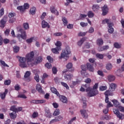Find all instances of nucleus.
Here are the masks:
<instances>
[{
  "label": "nucleus",
  "mask_w": 124,
  "mask_h": 124,
  "mask_svg": "<svg viewBox=\"0 0 124 124\" xmlns=\"http://www.w3.org/2000/svg\"><path fill=\"white\" fill-rule=\"evenodd\" d=\"M80 82L81 81L77 79L76 81H72V85L73 86H76V85H78V84H79Z\"/></svg>",
  "instance_id": "4d7b16f0"
},
{
  "label": "nucleus",
  "mask_w": 124,
  "mask_h": 124,
  "mask_svg": "<svg viewBox=\"0 0 124 124\" xmlns=\"http://www.w3.org/2000/svg\"><path fill=\"white\" fill-rule=\"evenodd\" d=\"M61 84L62 86H63V87L66 88V90H69V87H68V85L67 84L65 83V82H62Z\"/></svg>",
  "instance_id": "4c0bfd02"
},
{
  "label": "nucleus",
  "mask_w": 124,
  "mask_h": 124,
  "mask_svg": "<svg viewBox=\"0 0 124 124\" xmlns=\"http://www.w3.org/2000/svg\"><path fill=\"white\" fill-rule=\"evenodd\" d=\"M118 109L121 112L124 113V107L120 106L119 107Z\"/></svg>",
  "instance_id": "774afa93"
},
{
  "label": "nucleus",
  "mask_w": 124,
  "mask_h": 124,
  "mask_svg": "<svg viewBox=\"0 0 124 124\" xmlns=\"http://www.w3.org/2000/svg\"><path fill=\"white\" fill-rule=\"evenodd\" d=\"M109 91L114 92V91L116 90V88H117V84H116V83H111L109 85Z\"/></svg>",
  "instance_id": "f3484780"
},
{
  "label": "nucleus",
  "mask_w": 124,
  "mask_h": 124,
  "mask_svg": "<svg viewBox=\"0 0 124 124\" xmlns=\"http://www.w3.org/2000/svg\"><path fill=\"white\" fill-rule=\"evenodd\" d=\"M113 111L117 118H119V120H124V114L120 112L118 109L114 108L113 109Z\"/></svg>",
  "instance_id": "423d86ee"
},
{
  "label": "nucleus",
  "mask_w": 124,
  "mask_h": 124,
  "mask_svg": "<svg viewBox=\"0 0 124 124\" xmlns=\"http://www.w3.org/2000/svg\"><path fill=\"white\" fill-rule=\"evenodd\" d=\"M81 68L82 70H83L84 72L87 70V66L85 65H82L81 66Z\"/></svg>",
  "instance_id": "338daca9"
},
{
  "label": "nucleus",
  "mask_w": 124,
  "mask_h": 124,
  "mask_svg": "<svg viewBox=\"0 0 124 124\" xmlns=\"http://www.w3.org/2000/svg\"><path fill=\"white\" fill-rule=\"evenodd\" d=\"M34 79L38 83L39 82V76L37 74H36L34 76Z\"/></svg>",
  "instance_id": "864d4df0"
},
{
  "label": "nucleus",
  "mask_w": 124,
  "mask_h": 124,
  "mask_svg": "<svg viewBox=\"0 0 124 124\" xmlns=\"http://www.w3.org/2000/svg\"><path fill=\"white\" fill-rule=\"evenodd\" d=\"M30 12L32 15H34V14H35L36 13V8L33 7L30 9Z\"/></svg>",
  "instance_id": "a878e982"
},
{
  "label": "nucleus",
  "mask_w": 124,
  "mask_h": 124,
  "mask_svg": "<svg viewBox=\"0 0 124 124\" xmlns=\"http://www.w3.org/2000/svg\"><path fill=\"white\" fill-rule=\"evenodd\" d=\"M113 91H111L110 89L108 90H107L105 93V96H109V95H113Z\"/></svg>",
  "instance_id": "5701e85b"
},
{
  "label": "nucleus",
  "mask_w": 124,
  "mask_h": 124,
  "mask_svg": "<svg viewBox=\"0 0 124 124\" xmlns=\"http://www.w3.org/2000/svg\"><path fill=\"white\" fill-rule=\"evenodd\" d=\"M46 101L45 100H32L30 101L31 103H33V104H38L39 103H45Z\"/></svg>",
  "instance_id": "1a4fd4ad"
},
{
  "label": "nucleus",
  "mask_w": 124,
  "mask_h": 124,
  "mask_svg": "<svg viewBox=\"0 0 124 124\" xmlns=\"http://www.w3.org/2000/svg\"><path fill=\"white\" fill-rule=\"evenodd\" d=\"M16 21V19L15 18H10V19L9 20V22L11 24H12L13 23H14Z\"/></svg>",
  "instance_id": "0e129e2a"
},
{
  "label": "nucleus",
  "mask_w": 124,
  "mask_h": 124,
  "mask_svg": "<svg viewBox=\"0 0 124 124\" xmlns=\"http://www.w3.org/2000/svg\"><path fill=\"white\" fill-rule=\"evenodd\" d=\"M87 16L89 18H93L94 16V14L92 11H90L87 13Z\"/></svg>",
  "instance_id": "c756f323"
},
{
  "label": "nucleus",
  "mask_w": 124,
  "mask_h": 124,
  "mask_svg": "<svg viewBox=\"0 0 124 124\" xmlns=\"http://www.w3.org/2000/svg\"><path fill=\"white\" fill-rule=\"evenodd\" d=\"M113 67V66L112 65V64L111 63H108L106 65V69L107 70H110V69Z\"/></svg>",
  "instance_id": "e433bc0d"
},
{
  "label": "nucleus",
  "mask_w": 124,
  "mask_h": 124,
  "mask_svg": "<svg viewBox=\"0 0 124 124\" xmlns=\"http://www.w3.org/2000/svg\"><path fill=\"white\" fill-rule=\"evenodd\" d=\"M31 76V72L27 71L24 75L25 78H29Z\"/></svg>",
  "instance_id": "49530a36"
},
{
  "label": "nucleus",
  "mask_w": 124,
  "mask_h": 124,
  "mask_svg": "<svg viewBox=\"0 0 124 124\" xmlns=\"http://www.w3.org/2000/svg\"><path fill=\"white\" fill-rule=\"evenodd\" d=\"M115 79H116V78L112 75H109L108 76V82H113V81H115Z\"/></svg>",
  "instance_id": "aec40b11"
},
{
  "label": "nucleus",
  "mask_w": 124,
  "mask_h": 124,
  "mask_svg": "<svg viewBox=\"0 0 124 124\" xmlns=\"http://www.w3.org/2000/svg\"><path fill=\"white\" fill-rule=\"evenodd\" d=\"M3 42L4 44H8L10 42V40L8 39H4L3 40Z\"/></svg>",
  "instance_id": "13d9d810"
},
{
  "label": "nucleus",
  "mask_w": 124,
  "mask_h": 124,
  "mask_svg": "<svg viewBox=\"0 0 124 124\" xmlns=\"http://www.w3.org/2000/svg\"><path fill=\"white\" fill-rule=\"evenodd\" d=\"M36 90H37V91H38V93H44L42 90V88H41V85H40L39 84H37L36 86Z\"/></svg>",
  "instance_id": "a211bd4d"
},
{
  "label": "nucleus",
  "mask_w": 124,
  "mask_h": 124,
  "mask_svg": "<svg viewBox=\"0 0 124 124\" xmlns=\"http://www.w3.org/2000/svg\"><path fill=\"white\" fill-rule=\"evenodd\" d=\"M46 60L48 61L49 62L52 63L54 62L53 58L50 56H47L46 57Z\"/></svg>",
  "instance_id": "a19ab883"
},
{
  "label": "nucleus",
  "mask_w": 124,
  "mask_h": 124,
  "mask_svg": "<svg viewBox=\"0 0 124 124\" xmlns=\"http://www.w3.org/2000/svg\"><path fill=\"white\" fill-rule=\"evenodd\" d=\"M92 9L93 11L95 12L96 11H97L99 9V6L97 4L93 5L92 6Z\"/></svg>",
  "instance_id": "b1692460"
},
{
  "label": "nucleus",
  "mask_w": 124,
  "mask_h": 124,
  "mask_svg": "<svg viewBox=\"0 0 124 124\" xmlns=\"http://www.w3.org/2000/svg\"><path fill=\"white\" fill-rule=\"evenodd\" d=\"M45 115L47 118H52V113L50 112V109L48 108H45Z\"/></svg>",
  "instance_id": "6e6552de"
},
{
  "label": "nucleus",
  "mask_w": 124,
  "mask_h": 124,
  "mask_svg": "<svg viewBox=\"0 0 124 124\" xmlns=\"http://www.w3.org/2000/svg\"><path fill=\"white\" fill-rule=\"evenodd\" d=\"M50 90L53 93L56 94L57 96H61V94H60V93L58 92V91L57 90V89L55 88V87H51L50 88Z\"/></svg>",
  "instance_id": "ddd939ff"
},
{
  "label": "nucleus",
  "mask_w": 124,
  "mask_h": 124,
  "mask_svg": "<svg viewBox=\"0 0 124 124\" xmlns=\"http://www.w3.org/2000/svg\"><path fill=\"white\" fill-rule=\"evenodd\" d=\"M34 52H33V51H31L30 53L26 54L25 57L18 56L17 58L19 62V66L25 68V67H27V64L29 66H33L34 64H38V63H40V62L43 61V58L41 56H39L36 59L34 62H33V61H34Z\"/></svg>",
  "instance_id": "f257e3e1"
},
{
  "label": "nucleus",
  "mask_w": 124,
  "mask_h": 124,
  "mask_svg": "<svg viewBox=\"0 0 124 124\" xmlns=\"http://www.w3.org/2000/svg\"><path fill=\"white\" fill-rule=\"evenodd\" d=\"M102 24H107L108 27V31L109 33H113L114 32V28H113V26H114V24L111 22L110 19L106 18L104 20L102 21Z\"/></svg>",
  "instance_id": "7ed1b4c3"
},
{
  "label": "nucleus",
  "mask_w": 124,
  "mask_h": 124,
  "mask_svg": "<svg viewBox=\"0 0 124 124\" xmlns=\"http://www.w3.org/2000/svg\"><path fill=\"white\" fill-rule=\"evenodd\" d=\"M58 115H60V109H56L53 113V116H58Z\"/></svg>",
  "instance_id": "79ce46f5"
},
{
  "label": "nucleus",
  "mask_w": 124,
  "mask_h": 124,
  "mask_svg": "<svg viewBox=\"0 0 124 124\" xmlns=\"http://www.w3.org/2000/svg\"><path fill=\"white\" fill-rule=\"evenodd\" d=\"M42 27L43 29H45V28H47V29H50V25L45 20H43L42 21Z\"/></svg>",
  "instance_id": "9d476101"
},
{
  "label": "nucleus",
  "mask_w": 124,
  "mask_h": 124,
  "mask_svg": "<svg viewBox=\"0 0 124 124\" xmlns=\"http://www.w3.org/2000/svg\"><path fill=\"white\" fill-rule=\"evenodd\" d=\"M55 119H56V121L57 122H60V121H62V117L61 116H58L57 117H56Z\"/></svg>",
  "instance_id": "e2e57ef3"
},
{
  "label": "nucleus",
  "mask_w": 124,
  "mask_h": 124,
  "mask_svg": "<svg viewBox=\"0 0 124 124\" xmlns=\"http://www.w3.org/2000/svg\"><path fill=\"white\" fill-rule=\"evenodd\" d=\"M114 46L115 47V48H116L117 49H120V48H121L120 45L118 43H115L114 44Z\"/></svg>",
  "instance_id": "8fccbe9b"
},
{
  "label": "nucleus",
  "mask_w": 124,
  "mask_h": 124,
  "mask_svg": "<svg viewBox=\"0 0 124 124\" xmlns=\"http://www.w3.org/2000/svg\"><path fill=\"white\" fill-rule=\"evenodd\" d=\"M18 97H19L20 98H27V96H26V95H25V94H19L18 95Z\"/></svg>",
  "instance_id": "69168bd1"
},
{
  "label": "nucleus",
  "mask_w": 124,
  "mask_h": 124,
  "mask_svg": "<svg viewBox=\"0 0 124 124\" xmlns=\"http://www.w3.org/2000/svg\"><path fill=\"white\" fill-rule=\"evenodd\" d=\"M97 74L101 77H104V74H103V72L102 71L99 70L97 71Z\"/></svg>",
  "instance_id": "603ef678"
},
{
  "label": "nucleus",
  "mask_w": 124,
  "mask_h": 124,
  "mask_svg": "<svg viewBox=\"0 0 124 124\" xmlns=\"http://www.w3.org/2000/svg\"><path fill=\"white\" fill-rule=\"evenodd\" d=\"M0 63H1V65L3 66H6L7 67H8V65L5 63V62L3 61L0 60Z\"/></svg>",
  "instance_id": "de8ad7c7"
},
{
  "label": "nucleus",
  "mask_w": 124,
  "mask_h": 124,
  "mask_svg": "<svg viewBox=\"0 0 124 124\" xmlns=\"http://www.w3.org/2000/svg\"><path fill=\"white\" fill-rule=\"evenodd\" d=\"M112 102H113L115 107H117L118 108H119V107L120 106V103H119V102H118V101H117V100H115V99L112 100Z\"/></svg>",
  "instance_id": "cd10ccee"
},
{
  "label": "nucleus",
  "mask_w": 124,
  "mask_h": 124,
  "mask_svg": "<svg viewBox=\"0 0 124 124\" xmlns=\"http://www.w3.org/2000/svg\"><path fill=\"white\" fill-rule=\"evenodd\" d=\"M32 40H33V37H31L30 39L26 40L27 43H31L32 42Z\"/></svg>",
  "instance_id": "680f3d73"
},
{
  "label": "nucleus",
  "mask_w": 124,
  "mask_h": 124,
  "mask_svg": "<svg viewBox=\"0 0 124 124\" xmlns=\"http://www.w3.org/2000/svg\"><path fill=\"white\" fill-rule=\"evenodd\" d=\"M60 99L62 102L63 103H67L68 102V100H67V98L63 95H60L59 96Z\"/></svg>",
  "instance_id": "f8f14e48"
},
{
  "label": "nucleus",
  "mask_w": 124,
  "mask_h": 124,
  "mask_svg": "<svg viewBox=\"0 0 124 124\" xmlns=\"http://www.w3.org/2000/svg\"><path fill=\"white\" fill-rule=\"evenodd\" d=\"M16 16V14L15 13H10L8 15V17L10 18H13V17Z\"/></svg>",
  "instance_id": "a18cd8bd"
},
{
  "label": "nucleus",
  "mask_w": 124,
  "mask_h": 124,
  "mask_svg": "<svg viewBox=\"0 0 124 124\" xmlns=\"http://www.w3.org/2000/svg\"><path fill=\"white\" fill-rule=\"evenodd\" d=\"M23 8H24V10H26V9H29V8H30V4L28 3H24Z\"/></svg>",
  "instance_id": "37998d69"
},
{
  "label": "nucleus",
  "mask_w": 124,
  "mask_h": 124,
  "mask_svg": "<svg viewBox=\"0 0 124 124\" xmlns=\"http://www.w3.org/2000/svg\"><path fill=\"white\" fill-rule=\"evenodd\" d=\"M14 4L15 6H17L20 4V0H14Z\"/></svg>",
  "instance_id": "c03bdc74"
},
{
  "label": "nucleus",
  "mask_w": 124,
  "mask_h": 124,
  "mask_svg": "<svg viewBox=\"0 0 124 124\" xmlns=\"http://www.w3.org/2000/svg\"><path fill=\"white\" fill-rule=\"evenodd\" d=\"M17 31L18 32H20L21 34H18L17 35V37H21L22 38V39H27V34H26V31L24 30L23 29H18L17 28Z\"/></svg>",
  "instance_id": "39448f33"
},
{
  "label": "nucleus",
  "mask_w": 124,
  "mask_h": 124,
  "mask_svg": "<svg viewBox=\"0 0 124 124\" xmlns=\"http://www.w3.org/2000/svg\"><path fill=\"white\" fill-rule=\"evenodd\" d=\"M45 66H46V67L48 68V69H50V68H52V65L51 64V63H48V62H47L45 64Z\"/></svg>",
  "instance_id": "09e8293b"
},
{
  "label": "nucleus",
  "mask_w": 124,
  "mask_h": 124,
  "mask_svg": "<svg viewBox=\"0 0 124 124\" xmlns=\"http://www.w3.org/2000/svg\"><path fill=\"white\" fill-rule=\"evenodd\" d=\"M9 116H10L11 119H13L14 120H15V119H16L17 117L16 115H15L13 113H9Z\"/></svg>",
  "instance_id": "3c124183"
},
{
  "label": "nucleus",
  "mask_w": 124,
  "mask_h": 124,
  "mask_svg": "<svg viewBox=\"0 0 124 124\" xmlns=\"http://www.w3.org/2000/svg\"><path fill=\"white\" fill-rule=\"evenodd\" d=\"M72 77H73V75H72L71 74L65 73V75L64 76L65 80H71V78H72Z\"/></svg>",
  "instance_id": "dca6fc26"
},
{
  "label": "nucleus",
  "mask_w": 124,
  "mask_h": 124,
  "mask_svg": "<svg viewBox=\"0 0 124 124\" xmlns=\"http://www.w3.org/2000/svg\"><path fill=\"white\" fill-rule=\"evenodd\" d=\"M55 46L58 50H62V42L61 41H57L56 43H55Z\"/></svg>",
  "instance_id": "4be33fe9"
},
{
  "label": "nucleus",
  "mask_w": 124,
  "mask_h": 124,
  "mask_svg": "<svg viewBox=\"0 0 124 124\" xmlns=\"http://www.w3.org/2000/svg\"><path fill=\"white\" fill-rule=\"evenodd\" d=\"M50 10L51 13H53L54 14H55L57 16H58L59 15V12L55 8V6H52L50 7Z\"/></svg>",
  "instance_id": "9b49d317"
},
{
  "label": "nucleus",
  "mask_w": 124,
  "mask_h": 124,
  "mask_svg": "<svg viewBox=\"0 0 124 124\" xmlns=\"http://www.w3.org/2000/svg\"><path fill=\"white\" fill-rule=\"evenodd\" d=\"M80 113L82 115V117H84L85 118H88V113H87V111L85 109L80 110Z\"/></svg>",
  "instance_id": "412c9836"
},
{
  "label": "nucleus",
  "mask_w": 124,
  "mask_h": 124,
  "mask_svg": "<svg viewBox=\"0 0 124 124\" xmlns=\"http://www.w3.org/2000/svg\"><path fill=\"white\" fill-rule=\"evenodd\" d=\"M60 50L61 49H59L58 48H57V47H56L52 48L51 51L52 53H53V54H56L58 55L60 54V53L59 52V51H60Z\"/></svg>",
  "instance_id": "bb28decb"
},
{
  "label": "nucleus",
  "mask_w": 124,
  "mask_h": 124,
  "mask_svg": "<svg viewBox=\"0 0 124 124\" xmlns=\"http://www.w3.org/2000/svg\"><path fill=\"white\" fill-rule=\"evenodd\" d=\"M102 11V15L103 16H105L107 15V13H108V11H109V9L107 5H105L104 6L101 7Z\"/></svg>",
  "instance_id": "0eeeda50"
},
{
  "label": "nucleus",
  "mask_w": 124,
  "mask_h": 124,
  "mask_svg": "<svg viewBox=\"0 0 124 124\" xmlns=\"http://www.w3.org/2000/svg\"><path fill=\"white\" fill-rule=\"evenodd\" d=\"M89 87V85H88L87 84H85V85H83L81 87L80 91V92H85L86 91V89H85L84 88L88 89V87Z\"/></svg>",
  "instance_id": "c85d7f7f"
},
{
  "label": "nucleus",
  "mask_w": 124,
  "mask_h": 124,
  "mask_svg": "<svg viewBox=\"0 0 124 124\" xmlns=\"http://www.w3.org/2000/svg\"><path fill=\"white\" fill-rule=\"evenodd\" d=\"M5 24H6V21H4L3 19H1L0 22V27L3 29L5 27Z\"/></svg>",
  "instance_id": "393cba45"
},
{
  "label": "nucleus",
  "mask_w": 124,
  "mask_h": 124,
  "mask_svg": "<svg viewBox=\"0 0 124 124\" xmlns=\"http://www.w3.org/2000/svg\"><path fill=\"white\" fill-rule=\"evenodd\" d=\"M57 72H58V70L57 69V68L55 67H53L52 68V73L53 74H57Z\"/></svg>",
  "instance_id": "bf43d9fd"
},
{
  "label": "nucleus",
  "mask_w": 124,
  "mask_h": 124,
  "mask_svg": "<svg viewBox=\"0 0 124 124\" xmlns=\"http://www.w3.org/2000/svg\"><path fill=\"white\" fill-rule=\"evenodd\" d=\"M87 68L91 72H93L94 71V68H93V66L90 63H87Z\"/></svg>",
  "instance_id": "4468645a"
},
{
  "label": "nucleus",
  "mask_w": 124,
  "mask_h": 124,
  "mask_svg": "<svg viewBox=\"0 0 124 124\" xmlns=\"http://www.w3.org/2000/svg\"><path fill=\"white\" fill-rule=\"evenodd\" d=\"M20 50V47L18 46H14L13 47V50L14 53H18Z\"/></svg>",
  "instance_id": "7c9ffc66"
},
{
  "label": "nucleus",
  "mask_w": 124,
  "mask_h": 124,
  "mask_svg": "<svg viewBox=\"0 0 124 124\" xmlns=\"http://www.w3.org/2000/svg\"><path fill=\"white\" fill-rule=\"evenodd\" d=\"M80 25L82 27V28H84V27H87V26H88V23L82 22L80 23Z\"/></svg>",
  "instance_id": "052dcab7"
},
{
  "label": "nucleus",
  "mask_w": 124,
  "mask_h": 124,
  "mask_svg": "<svg viewBox=\"0 0 124 124\" xmlns=\"http://www.w3.org/2000/svg\"><path fill=\"white\" fill-rule=\"evenodd\" d=\"M17 10H19L20 12H24L25 11V9L23 6H18L17 7Z\"/></svg>",
  "instance_id": "72a5a7b5"
},
{
  "label": "nucleus",
  "mask_w": 124,
  "mask_h": 124,
  "mask_svg": "<svg viewBox=\"0 0 124 124\" xmlns=\"http://www.w3.org/2000/svg\"><path fill=\"white\" fill-rule=\"evenodd\" d=\"M87 92H89L88 93V95L89 97H92L93 96H95L97 94H98V90H95L93 89L90 87V85H88V87L86 89Z\"/></svg>",
  "instance_id": "20e7f679"
},
{
  "label": "nucleus",
  "mask_w": 124,
  "mask_h": 124,
  "mask_svg": "<svg viewBox=\"0 0 124 124\" xmlns=\"http://www.w3.org/2000/svg\"><path fill=\"white\" fill-rule=\"evenodd\" d=\"M23 28L24 30H29L30 29V25L28 23H24L23 24Z\"/></svg>",
  "instance_id": "f704fd0d"
},
{
  "label": "nucleus",
  "mask_w": 124,
  "mask_h": 124,
  "mask_svg": "<svg viewBox=\"0 0 124 124\" xmlns=\"http://www.w3.org/2000/svg\"><path fill=\"white\" fill-rule=\"evenodd\" d=\"M96 58H98V59H100V60H102L103 58H104V56H103V54H101L100 53H97L96 54Z\"/></svg>",
  "instance_id": "c9c22d12"
},
{
  "label": "nucleus",
  "mask_w": 124,
  "mask_h": 124,
  "mask_svg": "<svg viewBox=\"0 0 124 124\" xmlns=\"http://www.w3.org/2000/svg\"><path fill=\"white\" fill-rule=\"evenodd\" d=\"M4 14V9L2 8L0 10V17H1Z\"/></svg>",
  "instance_id": "5fc2aeb1"
},
{
  "label": "nucleus",
  "mask_w": 124,
  "mask_h": 124,
  "mask_svg": "<svg viewBox=\"0 0 124 124\" xmlns=\"http://www.w3.org/2000/svg\"><path fill=\"white\" fill-rule=\"evenodd\" d=\"M4 84L5 85V86H9V85L11 84V80L10 79L5 80L4 82Z\"/></svg>",
  "instance_id": "ea45409f"
},
{
  "label": "nucleus",
  "mask_w": 124,
  "mask_h": 124,
  "mask_svg": "<svg viewBox=\"0 0 124 124\" xmlns=\"http://www.w3.org/2000/svg\"><path fill=\"white\" fill-rule=\"evenodd\" d=\"M96 44L98 45V46H102L103 45V39L102 38H98L96 40Z\"/></svg>",
  "instance_id": "6ab92c4d"
},
{
  "label": "nucleus",
  "mask_w": 124,
  "mask_h": 124,
  "mask_svg": "<svg viewBox=\"0 0 124 124\" xmlns=\"http://www.w3.org/2000/svg\"><path fill=\"white\" fill-rule=\"evenodd\" d=\"M10 110L11 111H13V112H15L16 113H17V108H15V106H12L10 108Z\"/></svg>",
  "instance_id": "6e6d98bb"
},
{
  "label": "nucleus",
  "mask_w": 124,
  "mask_h": 124,
  "mask_svg": "<svg viewBox=\"0 0 124 124\" xmlns=\"http://www.w3.org/2000/svg\"><path fill=\"white\" fill-rule=\"evenodd\" d=\"M62 21L63 22L64 26H67V24H68V22H67V19H66V17H63L62 18Z\"/></svg>",
  "instance_id": "2f4dec72"
},
{
  "label": "nucleus",
  "mask_w": 124,
  "mask_h": 124,
  "mask_svg": "<svg viewBox=\"0 0 124 124\" xmlns=\"http://www.w3.org/2000/svg\"><path fill=\"white\" fill-rule=\"evenodd\" d=\"M71 54L70 51V48L68 46H66L64 49L62 50L61 56L59 57L60 60L62 59H68L69 58V55Z\"/></svg>",
  "instance_id": "f03ea898"
},
{
  "label": "nucleus",
  "mask_w": 124,
  "mask_h": 124,
  "mask_svg": "<svg viewBox=\"0 0 124 124\" xmlns=\"http://www.w3.org/2000/svg\"><path fill=\"white\" fill-rule=\"evenodd\" d=\"M85 38H82L80 41L78 42V46H82V44L85 42Z\"/></svg>",
  "instance_id": "473e14b6"
},
{
  "label": "nucleus",
  "mask_w": 124,
  "mask_h": 124,
  "mask_svg": "<svg viewBox=\"0 0 124 124\" xmlns=\"http://www.w3.org/2000/svg\"><path fill=\"white\" fill-rule=\"evenodd\" d=\"M8 93V90L5 89L4 93H0V97H1V99H2V100L4 99Z\"/></svg>",
  "instance_id": "2eb2a0df"
},
{
  "label": "nucleus",
  "mask_w": 124,
  "mask_h": 124,
  "mask_svg": "<svg viewBox=\"0 0 124 124\" xmlns=\"http://www.w3.org/2000/svg\"><path fill=\"white\" fill-rule=\"evenodd\" d=\"M107 89V86H101L99 87V91L103 92V91H106Z\"/></svg>",
  "instance_id": "58836bf2"
}]
</instances>
